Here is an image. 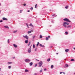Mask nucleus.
<instances>
[{"label": "nucleus", "mask_w": 75, "mask_h": 75, "mask_svg": "<svg viewBox=\"0 0 75 75\" xmlns=\"http://www.w3.org/2000/svg\"><path fill=\"white\" fill-rule=\"evenodd\" d=\"M63 20L64 21H66V22H71V21H69V19L67 18H64Z\"/></svg>", "instance_id": "1"}, {"label": "nucleus", "mask_w": 75, "mask_h": 75, "mask_svg": "<svg viewBox=\"0 0 75 75\" xmlns=\"http://www.w3.org/2000/svg\"><path fill=\"white\" fill-rule=\"evenodd\" d=\"M38 64H39V67H41L42 66V62L41 61L40 62L38 63Z\"/></svg>", "instance_id": "2"}, {"label": "nucleus", "mask_w": 75, "mask_h": 75, "mask_svg": "<svg viewBox=\"0 0 75 75\" xmlns=\"http://www.w3.org/2000/svg\"><path fill=\"white\" fill-rule=\"evenodd\" d=\"M23 37L24 38H26V40H28V37L27 35H25V36L23 35Z\"/></svg>", "instance_id": "3"}, {"label": "nucleus", "mask_w": 75, "mask_h": 75, "mask_svg": "<svg viewBox=\"0 0 75 75\" xmlns=\"http://www.w3.org/2000/svg\"><path fill=\"white\" fill-rule=\"evenodd\" d=\"M30 61L29 59H27L25 60V61L26 62H30Z\"/></svg>", "instance_id": "4"}, {"label": "nucleus", "mask_w": 75, "mask_h": 75, "mask_svg": "<svg viewBox=\"0 0 75 75\" xmlns=\"http://www.w3.org/2000/svg\"><path fill=\"white\" fill-rule=\"evenodd\" d=\"M31 47H30L28 49V52L29 53H30V52H31Z\"/></svg>", "instance_id": "5"}, {"label": "nucleus", "mask_w": 75, "mask_h": 75, "mask_svg": "<svg viewBox=\"0 0 75 75\" xmlns=\"http://www.w3.org/2000/svg\"><path fill=\"white\" fill-rule=\"evenodd\" d=\"M63 25L64 27L65 28H67V27L66 24L64 23V22L63 24Z\"/></svg>", "instance_id": "6"}, {"label": "nucleus", "mask_w": 75, "mask_h": 75, "mask_svg": "<svg viewBox=\"0 0 75 75\" xmlns=\"http://www.w3.org/2000/svg\"><path fill=\"white\" fill-rule=\"evenodd\" d=\"M2 19L3 20H6V21H7V19L5 18H3Z\"/></svg>", "instance_id": "7"}, {"label": "nucleus", "mask_w": 75, "mask_h": 75, "mask_svg": "<svg viewBox=\"0 0 75 75\" xmlns=\"http://www.w3.org/2000/svg\"><path fill=\"white\" fill-rule=\"evenodd\" d=\"M4 27L5 28H8V29H9V28L7 26H4Z\"/></svg>", "instance_id": "8"}, {"label": "nucleus", "mask_w": 75, "mask_h": 75, "mask_svg": "<svg viewBox=\"0 0 75 75\" xmlns=\"http://www.w3.org/2000/svg\"><path fill=\"white\" fill-rule=\"evenodd\" d=\"M13 46H14V47H15V48H17V46L15 44H14L13 45Z\"/></svg>", "instance_id": "9"}, {"label": "nucleus", "mask_w": 75, "mask_h": 75, "mask_svg": "<svg viewBox=\"0 0 75 75\" xmlns=\"http://www.w3.org/2000/svg\"><path fill=\"white\" fill-rule=\"evenodd\" d=\"M66 52H68L69 51V49H67L65 50Z\"/></svg>", "instance_id": "10"}, {"label": "nucleus", "mask_w": 75, "mask_h": 75, "mask_svg": "<svg viewBox=\"0 0 75 75\" xmlns=\"http://www.w3.org/2000/svg\"><path fill=\"white\" fill-rule=\"evenodd\" d=\"M29 26H30V27H32L33 28L34 27V26L31 23H30V25H29Z\"/></svg>", "instance_id": "11"}, {"label": "nucleus", "mask_w": 75, "mask_h": 75, "mask_svg": "<svg viewBox=\"0 0 75 75\" xmlns=\"http://www.w3.org/2000/svg\"><path fill=\"white\" fill-rule=\"evenodd\" d=\"M33 63L32 62H31L30 63V66H31L33 65Z\"/></svg>", "instance_id": "12"}, {"label": "nucleus", "mask_w": 75, "mask_h": 75, "mask_svg": "<svg viewBox=\"0 0 75 75\" xmlns=\"http://www.w3.org/2000/svg\"><path fill=\"white\" fill-rule=\"evenodd\" d=\"M64 23L66 24L67 25H69V23H67V22H64Z\"/></svg>", "instance_id": "13"}, {"label": "nucleus", "mask_w": 75, "mask_h": 75, "mask_svg": "<svg viewBox=\"0 0 75 75\" xmlns=\"http://www.w3.org/2000/svg\"><path fill=\"white\" fill-rule=\"evenodd\" d=\"M28 40H26L25 41V42L26 43V44H27L28 43Z\"/></svg>", "instance_id": "14"}, {"label": "nucleus", "mask_w": 75, "mask_h": 75, "mask_svg": "<svg viewBox=\"0 0 75 75\" xmlns=\"http://www.w3.org/2000/svg\"><path fill=\"white\" fill-rule=\"evenodd\" d=\"M25 72H28V70H27V69H26L25 70Z\"/></svg>", "instance_id": "15"}, {"label": "nucleus", "mask_w": 75, "mask_h": 75, "mask_svg": "<svg viewBox=\"0 0 75 75\" xmlns=\"http://www.w3.org/2000/svg\"><path fill=\"white\" fill-rule=\"evenodd\" d=\"M12 64V62H8V65H9V64Z\"/></svg>", "instance_id": "16"}, {"label": "nucleus", "mask_w": 75, "mask_h": 75, "mask_svg": "<svg viewBox=\"0 0 75 75\" xmlns=\"http://www.w3.org/2000/svg\"><path fill=\"white\" fill-rule=\"evenodd\" d=\"M31 44V42H29V44L28 45V47L30 46V45Z\"/></svg>", "instance_id": "17"}, {"label": "nucleus", "mask_w": 75, "mask_h": 75, "mask_svg": "<svg viewBox=\"0 0 75 75\" xmlns=\"http://www.w3.org/2000/svg\"><path fill=\"white\" fill-rule=\"evenodd\" d=\"M71 26H67V28H71Z\"/></svg>", "instance_id": "18"}, {"label": "nucleus", "mask_w": 75, "mask_h": 75, "mask_svg": "<svg viewBox=\"0 0 75 75\" xmlns=\"http://www.w3.org/2000/svg\"><path fill=\"white\" fill-rule=\"evenodd\" d=\"M11 66H10L8 67V68L9 69H11Z\"/></svg>", "instance_id": "19"}, {"label": "nucleus", "mask_w": 75, "mask_h": 75, "mask_svg": "<svg viewBox=\"0 0 75 75\" xmlns=\"http://www.w3.org/2000/svg\"><path fill=\"white\" fill-rule=\"evenodd\" d=\"M17 30H16L15 31H13V33H17Z\"/></svg>", "instance_id": "20"}, {"label": "nucleus", "mask_w": 75, "mask_h": 75, "mask_svg": "<svg viewBox=\"0 0 75 75\" xmlns=\"http://www.w3.org/2000/svg\"><path fill=\"white\" fill-rule=\"evenodd\" d=\"M65 33L66 34V35H68V32H65Z\"/></svg>", "instance_id": "21"}, {"label": "nucleus", "mask_w": 75, "mask_h": 75, "mask_svg": "<svg viewBox=\"0 0 75 75\" xmlns=\"http://www.w3.org/2000/svg\"><path fill=\"white\" fill-rule=\"evenodd\" d=\"M54 68V65H52L51 66V68L52 69Z\"/></svg>", "instance_id": "22"}, {"label": "nucleus", "mask_w": 75, "mask_h": 75, "mask_svg": "<svg viewBox=\"0 0 75 75\" xmlns=\"http://www.w3.org/2000/svg\"><path fill=\"white\" fill-rule=\"evenodd\" d=\"M26 25L27 26V27L28 28H29V26H28V24L26 23Z\"/></svg>", "instance_id": "23"}, {"label": "nucleus", "mask_w": 75, "mask_h": 75, "mask_svg": "<svg viewBox=\"0 0 75 75\" xmlns=\"http://www.w3.org/2000/svg\"><path fill=\"white\" fill-rule=\"evenodd\" d=\"M50 60H51V59H50L49 58L47 59V61H48V62H49V61H50Z\"/></svg>", "instance_id": "24"}, {"label": "nucleus", "mask_w": 75, "mask_h": 75, "mask_svg": "<svg viewBox=\"0 0 75 75\" xmlns=\"http://www.w3.org/2000/svg\"><path fill=\"white\" fill-rule=\"evenodd\" d=\"M65 65L67 67H68L69 66L68 65V64H66Z\"/></svg>", "instance_id": "25"}, {"label": "nucleus", "mask_w": 75, "mask_h": 75, "mask_svg": "<svg viewBox=\"0 0 75 75\" xmlns=\"http://www.w3.org/2000/svg\"><path fill=\"white\" fill-rule=\"evenodd\" d=\"M47 41H48V37H47L46 38Z\"/></svg>", "instance_id": "26"}, {"label": "nucleus", "mask_w": 75, "mask_h": 75, "mask_svg": "<svg viewBox=\"0 0 75 75\" xmlns=\"http://www.w3.org/2000/svg\"><path fill=\"white\" fill-rule=\"evenodd\" d=\"M68 6H66L65 7V8H66V9H67V8H68Z\"/></svg>", "instance_id": "27"}, {"label": "nucleus", "mask_w": 75, "mask_h": 75, "mask_svg": "<svg viewBox=\"0 0 75 75\" xmlns=\"http://www.w3.org/2000/svg\"><path fill=\"white\" fill-rule=\"evenodd\" d=\"M42 38V35H40V38Z\"/></svg>", "instance_id": "28"}, {"label": "nucleus", "mask_w": 75, "mask_h": 75, "mask_svg": "<svg viewBox=\"0 0 75 75\" xmlns=\"http://www.w3.org/2000/svg\"><path fill=\"white\" fill-rule=\"evenodd\" d=\"M33 48H35V45H34V44L33 45Z\"/></svg>", "instance_id": "29"}, {"label": "nucleus", "mask_w": 75, "mask_h": 75, "mask_svg": "<svg viewBox=\"0 0 75 75\" xmlns=\"http://www.w3.org/2000/svg\"><path fill=\"white\" fill-rule=\"evenodd\" d=\"M33 31H34L33 30H31L30 31V33H32V32H33Z\"/></svg>", "instance_id": "30"}, {"label": "nucleus", "mask_w": 75, "mask_h": 75, "mask_svg": "<svg viewBox=\"0 0 75 75\" xmlns=\"http://www.w3.org/2000/svg\"><path fill=\"white\" fill-rule=\"evenodd\" d=\"M71 61H74V59H72L71 60Z\"/></svg>", "instance_id": "31"}, {"label": "nucleus", "mask_w": 75, "mask_h": 75, "mask_svg": "<svg viewBox=\"0 0 75 75\" xmlns=\"http://www.w3.org/2000/svg\"><path fill=\"white\" fill-rule=\"evenodd\" d=\"M28 34H30V33H31V32L30 31H29L28 32Z\"/></svg>", "instance_id": "32"}, {"label": "nucleus", "mask_w": 75, "mask_h": 75, "mask_svg": "<svg viewBox=\"0 0 75 75\" xmlns=\"http://www.w3.org/2000/svg\"><path fill=\"white\" fill-rule=\"evenodd\" d=\"M37 4H36L35 5V8H37Z\"/></svg>", "instance_id": "33"}, {"label": "nucleus", "mask_w": 75, "mask_h": 75, "mask_svg": "<svg viewBox=\"0 0 75 75\" xmlns=\"http://www.w3.org/2000/svg\"><path fill=\"white\" fill-rule=\"evenodd\" d=\"M22 11H23V10H20V13H21Z\"/></svg>", "instance_id": "34"}, {"label": "nucleus", "mask_w": 75, "mask_h": 75, "mask_svg": "<svg viewBox=\"0 0 75 75\" xmlns=\"http://www.w3.org/2000/svg\"><path fill=\"white\" fill-rule=\"evenodd\" d=\"M37 64H35V67H37Z\"/></svg>", "instance_id": "35"}, {"label": "nucleus", "mask_w": 75, "mask_h": 75, "mask_svg": "<svg viewBox=\"0 0 75 75\" xmlns=\"http://www.w3.org/2000/svg\"><path fill=\"white\" fill-rule=\"evenodd\" d=\"M44 71H47V69H44Z\"/></svg>", "instance_id": "36"}, {"label": "nucleus", "mask_w": 75, "mask_h": 75, "mask_svg": "<svg viewBox=\"0 0 75 75\" xmlns=\"http://www.w3.org/2000/svg\"><path fill=\"white\" fill-rule=\"evenodd\" d=\"M23 6H26V4H23Z\"/></svg>", "instance_id": "37"}, {"label": "nucleus", "mask_w": 75, "mask_h": 75, "mask_svg": "<svg viewBox=\"0 0 75 75\" xmlns=\"http://www.w3.org/2000/svg\"><path fill=\"white\" fill-rule=\"evenodd\" d=\"M40 47H42V44H40Z\"/></svg>", "instance_id": "38"}, {"label": "nucleus", "mask_w": 75, "mask_h": 75, "mask_svg": "<svg viewBox=\"0 0 75 75\" xmlns=\"http://www.w3.org/2000/svg\"><path fill=\"white\" fill-rule=\"evenodd\" d=\"M37 48H35V51H37Z\"/></svg>", "instance_id": "39"}, {"label": "nucleus", "mask_w": 75, "mask_h": 75, "mask_svg": "<svg viewBox=\"0 0 75 75\" xmlns=\"http://www.w3.org/2000/svg\"><path fill=\"white\" fill-rule=\"evenodd\" d=\"M35 36H33V38H35Z\"/></svg>", "instance_id": "40"}, {"label": "nucleus", "mask_w": 75, "mask_h": 75, "mask_svg": "<svg viewBox=\"0 0 75 75\" xmlns=\"http://www.w3.org/2000/svg\"><path fill=\"white\" fill-rule=\"evenodd\" d=\"M30 9H31V10H33V7H31V8H30Z\"/></svg>", "instance_id": "41"}, {"label": "nucleus", "mask_w": 75, "mask_h": 75, "mask_svg": "<svg viewBox=\"0 0 75 75\" xmlns=\"http://www.w3.org/2000/svg\"><path fill=\"white\" fill-rule=\"evenodd\" d=\"M9 39H8V43H9Z\"/></svg>", "instance_id": "42"}, {"label": "nucleus", "mask_w": 75, "mask_h": 75, "mask_svg": "<svg viewBox=\"0 0 75 75\" xmlns=\"http://www.w3.org/2000/svg\"><path fill=\"white\" fill-rule=\"evenodd\" d=\"M50 38V36H48V38Z\"/></svg>", "instance_id": "43"}, {"label": "nucleus", "mask_w": 75, "mask_h": 75, "mask_svg": "<svg viewBox=\"0 0 75 75\" xmlns=\"http://www.w3.org/2000/svg\"><path fill=\"white\" fill-rule=\"evenodd\" d=\"M62 73H63V72H60V74H62Z\"/></svg>", "instance_id": "44"}, {"label": "nucleus", "mask_w": 75, "mask_h": 75, "mask_svg": "<svg viewBox=\"0 0 75 75\" xmlns=\"http://www.w3.org/2000/svg\"><path fill=\"white\" fill-rule=\"evenodd\" d=\"M38 44V45L40 44V43L39 42H38V44Z\"/></svg>", "instance_id": "45"}, {"label": "nucleus", "mask_w": 75, "mask_h": 75, "mask_svg": "<svg viewBox=\"0 0 75 75\" xmlns=\"http://www.w3.org/2000/svg\"><path fill=\"white\" fill-rule=\"evenodd\" d=\"M42 70H40V72H42Z\"/></svg>", "instance_id": "46"}, {"label": "nucleus", "mask_w": 75, "mask_h": 75, "mask_svg": "<svg viewBox=\"0 0 75 75\" xmlns=\"http://www.w3.org/2000/svg\"><path fill=\"white\" fill-rule=\"evenodd\" d=\"M3 20H1V21H0V22H3Z\"/></svg>", "instance_id": "47"}, {"label": "nucleus", "mask_w": 75, "mask_h": 75, "mask_svg": "<svg viewBox=\"0 0 75 75\" xmlns=\"http://www.w3.org/2000/svg\"><path fill=\"white\" fill-rule=\"evenodd\" d=\"M55 16V14H54V15H52V17H53V16Z\"/></svg>", "instance_id": "48"}, {"label": "nucleus", "mask_w": 75, "mask_h": 75, "mask_svg": "<svg viewBox=\"0 0 75 75\" xmlns=\"http://www.w3.org/2000/svg\"><path fill=\"white\" fill-rule=\"evenodd\" d=\"M36 46H37V47H38V44H37Z\"/></svg>", "instance_id": "49"}, {"label": "nucleus", "mask_w": 75, "mask_h": 75, "mask_svg": "<svg viewBox=\"0 0 75 75\" xmlns=\"http://www.w3.org/2000/svg\"><path fill=\"white\" fill-rule=\"evenodd\" d=\"M52 23H54V21H52Z\"/></svg>", "instance_id": "50"}, {"label": "nucleus", "mask_w": 75, "mask_h": 75, "mask_svg": "<svg viewBox=\"0 0 75 75\" xmlns=\"http://www.w3.org/2000/svg\"><path fill=\"white\" fill-rule=\"evenodd\" d=\"M54 16H55V17H57V15H56V14H55Z\"/></svg>", "instance_id": "51"}, {"label": "nucleus", "mask_w": 75, "mask_h": 75, "mask_svg": "<svg viewBox=\"0 0 75 75\" xmlns=\"http://www.w3.org/2000/svg\"><path fill=\"white\" fill-rule=\"evenodd\" d=\"M42 47H44V45H42Z\"/></svg>", "instance_id": "52"}, {"label": "nucleus", "mask_w": 75, "mask_h": 75, "mask_svg": "<svg viewBox=\"0 0 75 75\" xmlns=\"http://www.w3.org/2000/svg\"><path fill=\"white\" fill-rule=\"evenodd\" d=\"M30 10L28 11V12H30Z\"/></svg>", "instance_id": "53"}, {"label": "nucleus", "mask_w": 75, "mask_h": 75, "mask_svg": "<svg viewBox=\"0 0 75 75\" xmlns=\"http://www.w3.org/2000/svg\"><path fill=\"white\" fill-rule=\"evenodd\" d=\"M56 54H57V55H58V53H56Z\"/></svg>", "instance_id": "54"}, {"label": "nucleus", "mask_w": 75, "mask_h": 75, "mask_svg": "<svg viewBox=\"0 0 75 75\" xmlns=\"http://www.w3.org/2000/svg\"><path fill=\"white\" fill-rule=\"evenodd\" d=\"M63 74H65V72H63Z\"/></svg>", "instance_id": "55"}, {"label": "nucleus", "mask_w": 75, "mask_h": 75, "mask_svg": "<svg viewBox=\"0 0 75 75\" xmlns=\"http://www.w3.org/2000/svg\"><path fill=\"white\" fill-rule=\"evenodd\" d=\"M36 60H37V61H39V60H37V59H36Z\"/></svg>", "instance_id": "56"}, {"label": "nucleus", "mask_w": 75, "mask_h": 75, "mask_svg": "<svg viewBox=\"0 0 75 75\" xmlns=\"http://www.w3.org/2000/svg\"><path fill=\"white\" fill-rule=\"evenodd\" d=\"M41 70L42 71V68L41 69Z\"/></svg>", "instance_id": "57"}, {"label": "nucleus", "mask_w": 75, "mask_h": 75, "mask_svg": "<svg viewBox=\"0 0 75 75\" xmlns=\"http://www.w3.org/2000/svg\"><path fill=\"white\" fill-rule=\"evenodd\" d=\"M1 71V68H0V71Z\"/></svg>", "instance_id": "58"}, {"label": "nucleus", "mask_w": 75, "mask_h": 75, "mask_svg": "<svg viewBox=\"0 0 75 75\" xmlns=\"http://www.w3.org/2000/svg\"><path fill=\"white\" fill-rule=\"evenodd\" d=\"M52 46L51 47V48H52Z\"/></svg>", "instance_id": "59"}, {"label": "nucleus", "mask_w": 75, "mask_h": 75, "mask_svg": "<svg viewBox=\"0 0 75 75\" xmlns=\"http://www.w3.org/2000/svg\"><path fill=\"white\" fill-rule=\"evenodd\" d=\"M13 59H14V57H13Z\"/></svg>", "instance_id": "60"}, {"label": "nucleus", "mask_w": 75, "mask_h": 75, "mask_svg": "<svg viewBox=\"0 0 75 75\" xmlns=\"http://www.w3.org/2000/svg\"><path fill=\"white\" fill-rule=\"evenodd\" d=\"M74 75H75V73H74Z\"/></svg>", "instance_id": "61"}, {"label": "nucleus", "mask_w": 75, "mask_h": 75, "mask_svg": "<svg viewBox=\"0 0 75 75\" xmlns=\"http://www.w3.org/2000/svg\"><path fill=\"white\" fill-rule=\"evenodd\" d=\"M1 5V4H0V5Z\"/></svg>", "instance_id": "62"}]
</instances>
